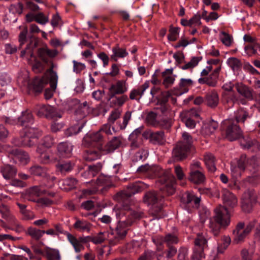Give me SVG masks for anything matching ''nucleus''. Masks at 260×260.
Here are the masks:
<instances>
[{
	"mask_svg": "<svg viewBox=\"0 0 260 260\" xmlns=\"http://www.w3.org/2000/svg\"><path fill=\"white\" fill-rule=\"evenodd\" d=\"M77 183V180L75 178H68L62 181V185L68 187H64L63 189L69 190L75 187Z\"/></svg>",
	"mask_w": 260,
	"mask_h": 260,
	"instance_id": "052dcab7",
	"label": "nucleus"
},
{
	"mask_svg": "<svg viewBox=\"0 0 260 260\" xmlns=\"http://www.w3.org/2000/svg\"><path fill=\"white\" fill-rule=\"evenodd\" d=\"M209 236L206 233H201L197 234L194 239V247L193 249L192 258L193 260H200L204 257V250L208 247Z\"/></svg>",
	"mask_w": 260,
	"mask_h": 260,
	"instance_id": "423d86ee",
	"label": "nucleus"
},
{
	"mask_svg": "<svg viewBox=\"0 0 260 260\" xmlns=\"http://www.w3.org/2000/svg\"><path fill=\"white\" fill-rule=\"evenodd\" d=\"M193 85V81L190 79L182 78L180 79L178 85V89L173 90V94L177 95H181L188 92L189 87Z\"/></svg>",
	"mask_w": 260,
	"mask_h": 260,
	"instance_id": "4be33fe9",
	"label": "nucleus"
},
{
	"mask_svg": "<svg viewBox=\"0 0 260 260\" xmlns=\"http://www.w3.org/2000/svg\"><path fill=\"white\" fill-rule=\"evenodd\" d=\"M97 187L100 186H104L103 188L106 189L112 186V183L110 181V177L106 176H100L97 179L96 182Z\"/></svg>",
	"mask_w": 260,
	"mask_h": 260,
	"instance_id": "09e8293b",
	"label": "nucleus"
},
{
	"mask_svg": "<svg viewBox=\"0 0 260 260\" xmlns=\"http://www.w3.org/2000/svg\"><path fill=\"white\" fill-rule=\"evenodd\" d=\"M56 167L57 171L61 174H66L73 170L74 164L70 161H62L58 163Z\"/></svg>",
	"mask_w": 260,
	"mask_h": 260,
	"instance_id": "4c0bfd02",
	"label": "nucleus"
},
{
	"mask_svg": "<svg viewBox=\"0 0 260 260\" xmlns=\"http://www.w3.org/2000/svg\"><path fill=\"white\" fill-rule=\"evenodd\" d=\"M238 101V96L235 92H224L222 94V103L225 108L228 109L233 108Z\"/></svg>",
	"mask_w": 260,
	"mask_h": 260,
	"instance_id": "aec40b11",
	"label": "nucleus"
},
{
	"mask_svg": "<svg viewBox=\"0 0 260 260\" xmlns=\"http://www.w3.org/2000/svg\"><path fill=\"white\" fill-rule=\"evenodd\" d=\"M222 243L221 246H219L217 248L218 253H222L223 252L224 249H225L231 243V238L229 236H223L222 238Z\"/></svg>",
	"mask_w": 260,
	"mask_h": 260,
	"instance_id": "e2e57ef3",
	"label": "nucleus"
},
{
	"mask_svg": "<svg viewBox=\"0 0 260 260\" xmlns=\"http://www.w3.org/2000/svg\"><path fill=\"white\" fill-rule=\"evenodd\" d=\"M200 59L198 57H193L191 58L190 61L186 63L185 65L182 66L181 69L182 70H187L189 69H192L198 64Z\"/></svg>",
	"mask_w": 260,
	"mask_h": 260,
	"instance_id": "69168bd1",
	"label": "nucleus"
},
{
	"mask_svg": "<svg viewBox=\"0 0 260 260\" xmlns=\"http://www.w3.org/2000/svg\"><path fill=\"white\" fill-rule=\"evenodd\" d=\"M146 187V184L140 181L129 183L127 190L118 192L115 199L118 202H124L125 200L126 202H131V198L133 195L143 191Z\"/></svg>",
	"mask_w": 260,
	"mask_h": 260,
	"instance_id": "20e7f679",
	"label": "nucleus"
},
{
	"mask_svg": "<svg viewBox=\"0 0 260 260\" xmlns=\"http://www.w3.org/2000/svg\"><path fill=\"white\" fill-rule=\"evenodd\" d=\"M205 102L208 106L211 108L216 107L219 103L217 92L214 90L209 91L206 95Z\"/></svg>",
	"mask_w": 260,
	"mask_h": 260,
	"instance_id": "a878e982",
	"label": "nucleus"
},
{
	"mask_svg": "<svg viewBox=\"0 0 260 260\" xmlns=\"http://www.w3.org/2000/svg\"><path fill=\"white\" fill-rule=\"evenodd\" d=\"M142 135L145 139L148 140L149 142L153 145H163L166 142L165 133L161 131L153 132L149 129L145 131Z\"/></svg>",
	"mask_w": 260,
	"mask_h": 260,
	"instance_id": "9d476101",
	"label": "nucleus"
},
{
	"mask_svg": "<svg viewBox=\"0 0 260 260\" xmlns=\"http://www.w3.org/2000/svg\"><path fill=\"white\" fill-rule=\"evenodd\" d=\"M127 90L126 82L124 80H118L115 83L112 84L109 88V97H113L117 94H122Z\"/></svg>",
	"mask_w": 260,
	"mask_h": 260,
	"instance_id": "2eb2a0df",
	"label": "nucleus"
},
{
	"mask_svg": "<svg viewBox=\"0 0 260 260\" xmlns=\"http://www.w3.org/2000/svg\"><path fill=\"white\" fill-rule=\"evenodd\" d=\"M133 224V220L131 218L127 221L126 220H119L113 232L114 237L109 240L111 246L117 244L119 241L126 236L129 226Z\"/></svg>",
	"mask_w": 260,
	"mask_h": 260,
	"instance_id": "0eeeda50",
	"label": "nucleus"
},
{
	"mask_svg": "<svg viewBox=\"0 0 260 260\" xmlns=\"http://www.w3.org/2000/svg\"><path fill=\"white\" fill-rule=\"evenodd\" d=\"M172 124V119L171 115L168 116H164L161 119L158 120L157 126H160L164 129H169Z\"/></svg>",
	"mask_w": 260,
	"mask_h": 260,
	"instance_id": "a18cd8bd",
	"label": "nucleus"
},
{
	"mask_svg": "<svg viewBox=\"0 0 260 260\" xmlns=\"http://www.w3.org/2000/svg\"><path fill=\"white\" fill-rule=\"evenodd\" d=\"M36 152L39 155V159L42 163L47 164L51 161L52 156L51 151L41 148V146H38Z\"/></svg>",
	"mask_w": 260,
	"mask_h": 260,
	"instance_id": "393cba45",
	"label": "nucleus"
},
{
	"mask_svg": "<svg viewBox=\"0 0 260 260\" xmlns=\"http://www.w3.org/2000/svg\"><path fill=\"white\" fill-rule=\"evenodd\" d=\"M121 112V110L119 109H115L112 111L108 119V122L110 124H113L120 117Z\"/></svg>",
	"mask_w": 260,
	"mask_h": 260,
	"instance_id": "bf43d9fd",
	"label": "nucleus"
},
{
	"mask_svg": "<svg viewBox=\"0 0 260 260\" xmlns=\"http://www.w3.org/2000/svg\"><path fill=\"white\" fill-rule=\"evenodd\" d=\"M112 51L113 54L110 57L115 61H117L118 58H124L128 54L125 48H120L117 45L112 48Z\"/></svg>",
	"mask_w": 260,
	"mask_h": 260,
	"instance_id": "c756f323",
	"label": "nucleus"
},
{
	"mask_svg": "<svg viewBox=\"0 0 260 260\" xmlns=\"http://www.w3.org/2000/svg\"><path fill=\"white\" fill-rule=\"evenodd\" d=\"M67 236L68 240L74 247L76 252H79L84 249V246L81 243H80L79 239H77L75 236L69 233H67Z\"/></svg>",
	"mask_w": 260,
	"mask_h": 260,
	"instance_id": "a19ab883",
	"label": "nucleus"
},
{
	"mask_svg": "<svg viewBox=\"0 0 260 260\" xmlns=\"http://www.w3.org/2000/svg\"><path fill=\"white\" fill-rule=\"evenodd\" d=\"M256 199L255 192L253 189H248L243 193L241 200L255 203Z\"/></svg>",
	"mask_w": 260,
	"mask_h": 260,
	"instance_id": "3c124183",
	"label": "nucleus"
},
{
	"mask_svg": "<svg viewBox=\"0 0 260 260\" xmlns=\"http://www.w3.org/2000/svg\"><path fill=\"white\" fill-rule=\"evenodd\" d=\"M189 174V180L195 184H201L205 181L206 177L203 171L190 172Z\"/></svg>",
	"mask_w": 260,
	"mask_h": 260,
	"instance_id": "72a5a7b5",
	"label": "nucleus"
},
{
	"mask_svg": "<svg viewBox=\"0 0 260 260\" xmlns=\"http://www.w3.org/2000/svg\"><path fill=\"white\" fill-rule=\"evenodd\" d=\"M148 155L147 150L141 149L137 152L133 157V161H143L145 160Z\"/></svg>",
	"mask_w": 260,
	"mask_h": 260,
	"instance_id": "5fc2aeb1",
	"label": "nucleus"
},
{
	"mask_svg": "<svg viewBox=\"0 0 260 260\" xmlns=\"http://www.w3.org/2000/svg\"><path fill=\"white\" fill-rule=\"evenodd\" d=\"M225 130V137L230 141H235L242 136V131L232 118L226 119L222 122Z\"/></svg>",
	"mask_w": 260,
	"mask_h": 260,
	"instance_id": "6e6552de",
	"label": "nucleus"
},
{
	"mask_svg": "<svg viewBox=\"0 0 260 260\" xmlns=\"http://www.w3.org/2000/svg\"><path fill=\"white\" fill-rule=\"evenodd\" d=\"M55 144V140L54 138L51 135H47L43 138L41 140V144L38 146H41V148L44 147L45 148H50L52 147Z\"/></svg>",
	"mask_w": 260,
	"mask_h": 260,
	"instance_id": "de8ad7c7",
	"label": "nucleus"
},
{
	"mask_svg": "<svg viewBox=\"0 0 260 260\" xmlns=\"http://www.w3.org/2000/svg\"><path fill=\"white\" fill-rule=\"evenodd\" d=\"M110 100H111L110 103L113 106L121 107L127 101H128V96L122 94L120 96L114 95L113 97H109Z\"/></svg>",
	"mask_w": 260,
	"mask_h": 260,
	"instance_id": "37998d69",
	"label": "nucleus"
},
{
	"mask_svg": "<svg viewBox=\"0 0 260 260\" xmlns=\"http://www.w3.org/2000/svg\"><path fill=\"white\" fill-rule=\"evenodd\" d=\"M58 52L55 49H49L47 47H42L38 49V55L39 58L46 64L48 65L49 75H50V82L52 87H55L58 77L55 72L53 71L54 67L52 59L57 55Z\"/></svg>",
	"mask_w": 260,
	"mask_h": 260,
	"instance_id": "7ed1b4c3",
	"label": "nucleus"
},
{
	"mask_svg": "<svg viewBox=\"0 0 260 260\" xmlns=\"http://www.w3.org/2000/svg\"><path fill=\"white\" fill-rule=\"evenodd\" d=\"M34 122V117L30 112L26 110L21 113V115L18 117V124L21 126H28Z\"/></svg>",
	"mask_w": 260,
	"mask_h": 260,
	"instance_id": "bb28decb",
	"label": "nucleus"
},
{
	"mask_svg": "<svg viewBox=\"0 0 260 260\" xmlns=\"http://www.w3.org/2000/svg\"><path fill=\"white\" fill-rule=\"evenodd\" d=\"M157 114L154 112H150L147 116V121L148 123L154 126H157L158 120H156Z\"/></svg>",
	"mask_w": 260,
	"mask_h": 260,
	"instance_id": "338daca9",
	"label": "nucleus"
},
{
	"mask_svg": "<svg viewBox=\"0 0 260 260\" xmlns=\"http://www.w3.org/2000/svg\"><path fill=\"white\" fill-rule=\"evenodd\" d=\"M47 118L56 120L60 118L62 115L58 112L56 109L52 106H49Z\"/></svg>",
	"mask_w": 260,
	"mask_h": 260,
	"instance_id": "4d7b16f0",
	"label": "nucleus"
},
{
	"mask_svg": "<svg viewBox=\"0 0 260 260\" xmlns=\"http://www.w3.org/2000/svg\"><path fill=\"white\" fill-rule=\"evenodd\" d=\"M169 32L170 33L168 36V39L171 41H176L179 34V28L171 26L170 28Z\"/></svg>",
	"mask_w": 260,
	"mask_h": 260,
	"instance_id": "774afa93",
	"label": "nucleus"
},
{
	"mask_svg": "<svg viewBox=\"0 0 260 260\" xmlns=\"http://www.w3.org/2000/svg\"><path fill=\"white\" fill-rule=\"evenodd\" d=\"M4 149L9 154L13 155L22 163L26 164L29 159L28 154L23 151H21L18 149L12 148L10 146L6 145L4 146Z\"/></svg>",
	"mask_w": 260,
	"mask_h": 260,
	"instance_id": "412c9836",
	"label": "nucleus"
},
{
	"mask_svg": "<svg viewBox=\"0 0 260 260\" xmlns=\"http://www.w3.org/2000/svg\"><path fill=\"white\" fill-rule=\"evenodd\" d=\"M37 141L20 132V138H14L12 140V143L17 147H31L34 146Z\"/></svg>",
	"mask_w": 260,
	"mask_h": 260,
	"instance_id": "f8f14e48",
	"label": "nucleus"
},
{
	"mask_svg": "<svg viewBox=\"0 0 260 260\" xmlns=\"http://www.w3.org/2000/svg\"><path fill=\"white\" fill-rule=\"evenodd\" d=\"M23 10V5L19 2L15 4H12L9 7V11L13 14H18L20 15L22 13Z\"/></svg>",
	"mask_w": 260,
	"mask_h": 260,
	"instance_id": "13d9d810",
	"label": "nucleus"
},
{
	"mask_svg": "<svg viewBox=\"0 0 260 260\" xmlns=\"http://www.w3.org/2000/svg\"><path fill=\"white\" fill-rule=\"evenodd\" d=\"M28 234L32 238L39 240L45 234V231L38 229L36 228L30 227L27 230Z\"/></svg>",
	"mask_w": 260,
	"mask_h": 260,
	"instance_id": "49530a36",
	"label": "nucleus"
},
{
	"mask_svg": "<svg viewBox=\"0 0 260 260\" xmlns=\"http://www.w3.org/2000/svg\"><path fill=\"white\" fill-rule=\"evenodd\" d=\"M218 126V123L214 120H210L205 122L202 127L201 133L205 136H210L216 130Z\"/></svg>",
	"mask_w": 260,
	"mask_h": 260,
	"instance_id": "5701e85b",
	"label": "nucleus"
},
{
	"mask_svg": "<svg viewBox=\"0 0 260 260\" xmlns=\"http://www.w3.org/2000/svg\"><path fill=\"white\" fill-rule=\"evenodd\" d=\"M21 132L31 138V139H34L37 141L42 135L41 132L38 128L31 127H28L23 128Z\"/></svg>",
	"mask_w": 260,
	"mask_h": 260,
	"instance_id": "ea45409f",
	"label": "nucleus"
},
{
	"mask_svg": "<svg viewBox=\"0 0 260 260\" xmlns=\"http://www.w3.org/2000/svg\"><path fill=\"white\" fill-rule=\"evenodd\" d=\"M89 112V107L87 105V102L79 104L75 112L77 115L79 116L80 118L85 117Z\"/></svg>",
	"mask_w": 260,
	"mask_h": 260,
	"instance_id": "79ce46f5",
	"label": "nucleus"
},
{
	"mask_svg": "<svg viewBox=\"0 0 260 260\" xmlns=\"http://www.w3.org/2000/svg\"><path fill=\"white\" fill-rule=\"evenodd\" d=\"M91 224L86 220L77 219L73 226L78 231L88 232L91 229Z\"/></svg>",
	"mask_w": 260,
	"mask_h": 260,
	"instance_id": "c9c22d12",
	"label": "nucleus"
},
{
	"mask_svg": "<svg viewBox=\"0 0 260 260\" xmlns=\"http://www.w3.org/2000/svg\"><path fill=\"white\" fill-rule=\"evenodd\" d=\"M103 140V136L101 131L87 134L83 138L84 142L90 144L91 142H101Z\"/></svg>",
	"mask_w": 260,
	"mask_h": 260,
	"instance_id": "cd10ccee",
	"label": "nucleus"
},
{
	"mask_svg": "<svg viewBox=\"0 0 260 260\" xmlns=\"http://www.w3.org/2000/svg\"><path fill=\"white\" fill-rule=\"evenodd\" d=\"M234 117L236 124L244 123L246 119L249 117L247 111L244 108H240L234 112Z\"/></svg>",
	"mask_w": 260,
	"mask_h": 260,
	"instance_id": "f704fd0d",
	"label": "nucleus"
},
{
	"mask_svg": "<svg viewBox=\"0 0 260 260\" xmlns=\"http://www.w3.org/2000/svg\"><path fill=\"white\" fill-rule=\"evenodd\" d=\"M164 197L161 193L155 191L147 192L143 198L144 202L147 205H151L153 207L150 211L151 213L157 217V214L161 210V202Z\"/></svg>",
	"mask_w": 260,
	"mask_h": 260,
	"instance_id": "39448f33",
	"label": "nucleus"
},
{
	"mask_svg": "<svg viewBox=\"0 0 260 260\" xmlns=\"http://www.w3.org/2000/svg\"><path fill=\"white\" fill-rule=\"evenodd\" d=\"M235 88L237 92L243 96L248 99H252L251 90L243 83L239 82L236 83Z\"/></svg>",
	"mask_w": 260,
	"mask_h": 260,
	"instance_id": "2f4dec72",
	"label": "nucleus"
},
{
	"mask_svg": "<svg viewBox=\"0 0 260 260\" xmlns=\"http://www.w3.org/2000/svg\"><path fill=\"white\" fill-rule=\"evenodd\" d=\"M121 204V207L115 210L116 216L119 220H129L131 215V209L129 205L131 202H126L125 200L124 202H118Z\"/></svg>",
	"mask_w": 260,
	"mask_h": 260,
	"instance_id": "dca6fc26",
	"label": "nucleus"
},
{
	"mask_svg": "<svg viewBox=\"0 0 260 260\" xmlns=\"http://www.w3.org/2000/svg\"><path fill=\"white\" fill-rule=\"evenodd\" d=\"M45 81L44 79H36L32 82V88L36 93H40L44 87Z\"/></svg>",
	"mask_w": 260,
	"mask_h": 260,
	"instance_id": "864d4df0",
	"label": "nucleus"
},
{
	"mask_svg": "<svg viewBox=\"0 0 260 260\" xmlns=\"http://www.w3.org/2000/svg\"><path fill=\"white\" fill-rule=\"evenodd\" d=\"M44 193V191L40 187L38 186H33L29 189L26 195V199L28 201L35 202L37 200L36 197H38L41 194Z\"/></svg>",
	"mask_w": 260,
	"mask_h": 260,
	"instance_id": "473e14b6",
	"label": "nucleus"
},
{
	"mask_svg": "<svg viewBox=\"0 0 260 260\" xmlns=\"http://www.w3.org/2000/svg\"><path fill=\"white\" fill-rule=\"evenodd\" d=\"M189 149L184 142H178L173 150L172 156L175 160H182L186 157Z\"/></svg>",
	"mask_w": 260,
	"mask_h": 260,
	"instance_id": "4468645a",
	"label": "nucleus"
},
{
	"mask_svg": "<svg viewBox=\"0 0 260 260\" xmlns=\"http://www.w3.org/2000/svg\"><path fill=\"white\" fill-rule=\"evenodd\" d=\"M102 168V165L101 162L88 166V170L84 173L83 175L89 178L93 177L101 170Z\"/></svg>",
	"mask_w": 260,
	"mask_h": 260,
	"instance_id": "58836bf2",
	"label": "nucleus"
},
{
	"mask_svg": "<svg viewBox=\"0 0 260 260\" xmlns=\"http://www.w3.org/2000/svg\"><path fill=\"white\" fill-rule=\"evenodd\" d=\"M152 170L154 171L155 175L158 177V181L164 186L161 188V191L168 195H172L175 192L174 185L175 178L170 171H165L160 167L152 169L148 164L140 166L137 170L139 173H145Z\"/></svg>",
	"mask_w": 260,
	"mask_h": 260,
	"instance_id": "f03ea898",
	"label": "nucleus"
},
{
	"mask_svg": "<svg viewBox=\"0 0 260 260\" xmlns=\"http://www.w3.org/2000/svg\"><path fill=\"white\" fill-rule=\"evenodd\" d=\"M204 160L207 168L209 172L213 173L216 171V159L212 154L210 153H206L204 155Z\"/></svg>",
	"mask_w": 260,
	"mask_h": 260,
	"instance_id": "c85d7f7f",
	"label": "nucleus"
},
{
	"mask_svg": "<svg viewBox=\"0 0 260 260\" xmlns=\"http://www.w3.org/2000/svg\"><path fill=\"white\" fill-rule=\"evenodd\" d=\"M256 221V220H254L253 222L249 223L245 228H244L245 224L244 222H239L233 231L234 242L236 243L242 242L246 236L250 232Z\"/></svg>",
	"mask_w": 260,
	"mask_h": 260,
	"instance_id": "1a4fd4ad",
	"label": "nucleus"
},
{
	"mask_svg": "<svg viewBox=\"0 0 260 260\" xmlns=\"http://www.w3.org/2000/svg\"><path fill=\"white\" fill-rule=\"evenodd\" d=\"M102 148L100 150H89L87 152V155L85 158L88 161H92L100 158L102 155Z\"/></svg>",
	"mask_w": 260,
	"mask_h": 260,
	"instance_id": "8fccbe9b",
	"label": "nucleus"
},
{
	"mask_svg": "<svg viewBox=\"0 0 260 260\" xmlns=\"http://www.w3.org/2000/svg\"><path fill=\"white\" fill-rule=\"evenodd\" d=\"M222 199L224 206H219L215 210V215L210 219L209 227L215 236L219 235L221 226H227L230 223V216L226 207L234 208L238 205L236 196L226 188L221 190Z\"/></svg>",
	"mask_w": 260,
	"mask_h": 260,
	"instance_id": "f257e3e1",
	"label": "nucleus"
},
{
	"mask_svg": "<svg viewBox=\"0 0 260 260\" xmlns=\"http://www.w3.org/2000/svg\"><path fill=\"white\" fill-rule=\"evenodd\" d=\"M243 171L235 162L231 163V172L233 177L235 178L240 177L242 175V172Z\"/></svg>",
	"mask_w": 260,
	"mask_h": 260,
	"instance_id": "680f3d73",
	"label": "nucleus"
},
{
	"mask_svg": "<svg viewBox=\"0 0 260 260\" xmlns=\"http://www.w3.org/2000/svg\"><path fill=\"white\" fill-rule=\"evenodd\" d=\"M122 137L120 136L113 137L107 144L102 148L103 154L114 152L119 147L122 143Z\"/></svg>",
	"mask_w": 260,
	"mask_h": 260,
	"instance_id": "a211bd4d",
	"label": "nucleus"
},
{
	"mask_svg": "<svg viewBox=\"0 0 260 260\" xmlns=\"http://www.w3.org/2000/svg\"><path fill=\"white\" fill-rule=\"evenodd\" d=\"M73 145L68 142L60 143L57 145V151L59 155L62 157H69L72 154Z\"/></svg>",
	"mask_w": 260,
	"mask_h": 260,
	"instance_id": "b1692460",
	"label": "nucleus"
},
{
	"mask_svg": "<svg viewBox=\"0 0 260 260\" xmlns=\"http://www.w3.org/2000/svg\"><path fill=\"white\" fill-rule=\"evenodd\" d=\"M30 172L31 174L36 176L45 177L46 176V169L39 166H35L30 168Z\"/></svg>",
	"mask_w": 260,
	"mask_h": 260,
	"instance_id": "603ef678",
	"label": "nucleus"
},
{
	"mask_svg": "<svg viewBox=\"0 0 260 260\" xmlns=\"http://www.w3.org/2000/svg\"><path fill=\"white\" fill-rule=\"evenodd\" d=\"M240 142L243 148L254 152L258 156H260V144L256 140L245 137L240 139Z\"/></svg>",
	"mask_w": 260,
	"mask_h": 260,
	"instance_id": "9b49d317",
	"label": "nucleus"
},
{
	"mask_svg": "<svg viewBox=\"0 0 260 260\" xmlns=\"http://www.w3.org/2000/svg\"><path fill=\"white\" fill-rule=\"evenodd\" d=\"M30 39L32 40L30 41L29 44L27 45L24 50H22L21 51L20 56L22 57H23L26 53L30 54L31 56L32 54V50L33 48L36 47L37 46V42L36 41H34V39L32 37H31Z\"/></svg>",
	"mask_w": 260,
	"mask_h": 260,
	"instance_id": "6e6d98bb",
	"label": "nucleus"
},
{
	"mask_svg": "<svg viewBox=\"0 0 260 260\" xmlns=\"http://www.w3.org/2000/svg\"><path fill=\"white\" fill-rule=\"evenodd\" d=\"M85 124V122H82L80 124H75L66 129L64 134L67 137H70L78 134L84 127Z\"/></svg>",
	"mask_w": 260,
	"mask_h": 260,
	"instance_id": "c03bdc74",
	"label": "nucleus"
},
{
	"mask_svg": "<svg viewBox=\"0 0 260 260\" xmlns=\"http://www.w3.org/2000/svg\"><path fill=\"white\" fill-rule=\"evenodd\" d=\"M193 113V111H183L180 114V118L185 125L189 128H193L196 126V122L191 117V115Z\"/></svg>",
	"mask_w": 260,
	"mask_h": 260,
	"instance_id": "7c9ffc66",
	"label": "nucleus"
},
{
	"mask_svg": "<svg viewBox=\"0 0 260 260\" xmlns=\"http://www.w3.org/2000/svg\"><path fill=\"white\" fill-rule=\"evenodd\" d=\"M170 94L168 92L166 95L161 99L158 100L156 104L155 109L159 111L161 114L165 116H168L171 115V108L170 105L168 104V98L170 96Z\"/></svg>",
	"mask_w": 260,
	"mask_h": 260,
	"instance_id": "ddd939ff",
	"label": "nucleus"
},
{
	"mask_svg": "<svg viewBox=\"0 0 260 260\" xmlns=\"http://www.w3.org/2000/svg\"><path fill=\"white\" fill-rule=\"evenodd\" d=\"M1 172L4 178L8 180L14 177L16 174L17 171L14 167L7 165L2 167Z\"/></svg>",
	"mask_w": 260,
	"mask_h": 260,
	"instance_id": "e433bc0d",
	"label": "nucleus"
},
{
	"mask_svg": "<svg viewBox=\"0 0 260 260\" xmlns=\"http://www.w3.org/2000/svg\"><path fill=\"white\" fill-rule=\"evenodd\" d=\"M35 21L39 24L44 25L48 22L49 18L43 13L40 12L35 15Z\"/></svg>",
	"mask_w": 260,
	"mask_h": 260,
	"instance_id": "0e129e2a",
	"label": "nucleus"
},
{
	"mask_svg": "<svg viewBox=\"0 0 260 260\" xmlns=\"http://www.w3.org/2000/svg\"><path fill=\"white\" fill-rule=\"evenodd\" d=\"M0 214L9 224L20 227L17 219L11 213L9 207L5 205H0Z\"/></svg>",
	"mask_w": 260,
	"mask_h": 260,
	"instance_id": "6ab92c4d",
	"label": "nucleus"
},
{
	"mask_svg": "<svg viewBox=\"0 0 260 260\" xmlns=\"http://www.w3.org/2000/svg\"><path fill=\"white\" fill-rule=\"evenodd\" d=\"M149 83L146 81L144 83L133 89L129 93V99L139 102L143 97L145 91L149 88Z\"/></svg>",
	"mask_w": 260,
	"mask_h": 260,
	"instance_id": "f3484780",
	"label": "nucleus"
}]
</instances>
